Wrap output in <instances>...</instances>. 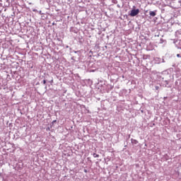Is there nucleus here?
<instances>
[{
    "mask_svg": "<svg viewBox=\"0 0 181 181\" xmlns=\"http://www.w3.org/2000/svg\"><path fill=\"white\" fill-rule=\"evenodd\" d=\"M139 8H137V9H132L131 11H130V13H129V16H136V15H139Z\"/></svg>",
    "mask_w": 181,
    "mask_h": 181,
    "instance_id": "1",
    "label": "nucleus"
},
{
    "mask_svg": "<svg viewBox=\"0 0 181 181\" xmlns=\"http://www.w3.org/2000/svg\"><path fill=\"white\" fill-rule=\"evenodd\" d=\"M150 16H152L153 18L156 16V11H150L149 12Z\"/></svg>",
    "mask_w": 181,
    "mask_h": 181,
    "instance_id": "2",
    "label": "nucleus"
},
{
    "mask_svg": "<svg viewBox=\"0 0 181 181\" xmlns=\"http://www.w3.org/2000/svg\"><path fill=\"white\" fill-rule=\"evenodd\" d=\"M131 141H132V144L133 145H136V144H138V141H137V140H135V139H131Z\"/></svg>",
    "mask_w": 181,
    "mask_h": 181,
    "instance_id": "3",
    "label": "nucleus"
},
{
    "mask_svg": "<svg viewBox=\"0 0 181 181\" xmlns=\"http://www.w3.org/2000/svg\"><path fill=\"white\" fill-rule=\"evenodd\" d=\"M93 158H100V155L97 153H93Z\"/></svg>",
    "mask_w": 181,
    "mask_h": 181,
    "instance_id": "4",
    "label": "nucleus"
},
{
    "mask_svg": "<svg viewBox=\"0 0 181 181\" xmlns=\"http://www.w3.org/2000/svg\"><path fill=\"white\" fill-rule=\"evenodd\" d=\"M42 83H43V84H46V80L44 79V80L42 81Z\"/></svg>",
    "mask_w": 181,
    "mask_h": 181,
    "instance_id": "5",
    "label": "nucleus"
},
{
    "mask_svg": "<svg viewBox=\"0 0 181 181\" xmlns=\"http://www.w3.org/2000/svg\"><path fill=\"white\" fill-rule=\"evenodd\" d=\"M159 89V86H156V90H158Z\"/></svg>",
    "mask_w": 181,
    "mask_h": 181,
    "instance_id": "6",
    "label": "nucleus"
},
{
    "mask_svg": "<svg viewBox=\"0 0 181 181\" xmlns=\"http://www.w3.org/2000/svg\"><path fill=\"white\" fill-rule=\"evenodd\" d=\"M177 57H181L180 55V54H177Z\"/></svg>",
    "mask_w": 181,
    "mask_h": 181,
    "instance_id": "7",
    "label": "nucleus"
},
{
    "mask_svg": "<svg viewBox=\"0 0 181 181\" xmlns=\"http://www.w3.org/2000/svg\"><path fill=\"white\" fill-rule=\"evenodd\" d=\"M54 122H56V120H54V121L52 122V124H54Z\"/></svg>",
    "mask_w": 181,
    "mask_h": 181,
    "instance_id": "8",
    "label": "nucleus"
},
{
    "mask_svg": "<svg viewBox=\"0 0 181 181\" xmlns=\"http://www.w3.org/2000/svg\"><path fill=\"white\" fill-rule=\"evenodd\" d=\"M162 60H163V63H165V59H163Z\"/></svg>",
    "mask_w": 181,
    "mask_h": 181,
    "instance_id": "9",
    "label": "nucleus"
},
{
    "mask_svg": "<svg viewBox=\"0 0 181 181\" xmlns=\"http://www.w3.org/2000/svg\"><path fill=\"white\" fill-rule=\"evenodd\" d=\"M84 172H85L86 173H87V170H84Z\"/></svg>",
    "mask_w": 181,
    "mask_h": 181,
    "instance_id": "10",
    "label": "nucleus"
},
{
    "mask_svg": "<svg viewBox=\"0 0 181 181\" xmlns=\"http://www.w3.org/2000/svg\"><path fill=\"white\" fill-rule=\"evenodd\" d=\"M40 13H42V11H40Z\"/></svg>",
    "mask_w": 181,
    "mask_h": 181,
    "instance_id": "11",
    "label": "nucleus"
},
{
    "mask_svg": "<svg viewBox=\"0 0 181 181\" xmlns=\"http://www.w3.org/2000/svg\"><path fill=\"white\" fill-rule=\"evenodd\" d=\"M52 83H53V79L52 80Z\"/></svg>",
    "mask_w": 181,
    "mask_h": 181,
    "instance_id": "12",
    "label": "nucleus"
}]
</instances>
